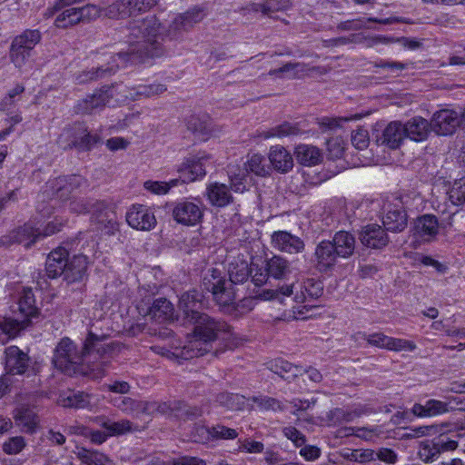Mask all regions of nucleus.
Here are the masks:
<instances>
[{
  "mask_svg": "<svg viewBox=\"0 0 465 465\" xmlns=\"http://www.w3.org/2000/svg\"><path fill=\"white\" fill-rule=\"evenodd\" d=\"M206 15L203 7L194 6L187 12L178 15L168 27L162 25L155 15L134 20L126 28L128 31V51L122 49L118 58L132 63H143L147 58L158 57L163 54V43L166 40H178L184 32L200 23Z\"/></svg>",
  "mask_w": 465,
  "mask_h": 465,
  "instance_id": "1",
  "label": "nucleus"
},
{
  "mask_svg": "<svg viewBox=\"0 0 465 465\" xmlns=\"http://www.w3.org/2000/svg\"><path fill=\"white\" fill-rule=\"evenodd\" d=\"M109 338L110 334H98L90 331L81 351L73 341L63 338L54 350L53 362L57 369L68 375L76 372L85 374L84 364L106 360L114 354V343L113 341H108Z\"/></svg>",
  "mask_w": 465,
  "mask_h": 465,
  "instance_id": "2",
  "label": "nucleus"
},
{
  "mask_svg": "<svg viewBox=\"0 0 465 465\" xmlns=\"http://www.w3.org/2000/svg\"><path fill=\"white\" fill-rule=\"evenodd\" d=\"M187 325L193 326V339L183 348H175L170 351L164 348L153 346V350L169 359L181 358L188 360L203 355L209 351L208 343L219 338L222 333L228 331L229 326L224 322L216 321L209 315L203 313Z\"/></svg>",
  "mask_w": 465,
  "mask_h": 465,
  "instance_id": "3",
  "label": "nucleus"
},
{
  "mask_svg": "<svg viewBox=\"0 0 465 465\" xmlns=\"http://www.w3.org/2000/svg\"><path fill=\"white\" fill-rule=\"evenodd\" d=\"M101 10L94 5L81 7H65L55 17L54 25L60 29H67L79 24L89 23L100 16Z\"/></svg>",
  "mask_w": 465,
  "mask_h": 465,
  "instance_id": "4",
  "label": "nucleus"
},
{
  "mask_svg": "<svg viewBox=\"0 0 465 465\" xmlns=\"http://www.w3.org/2000/svg\"><path fill=\"white\" fill-rule=\"evenodd\" d=\"M57 143L64 150L89 151L97 143V137L90 134L83 124L76 123L63 131Z\"/></svg>",
  "mask_w": 465,
  "mask_h": 465,
  "instance_id": "5",
  "label": "nucleus"
},
{
  "mask_svg": "<svg viewBox=\"0 0 465 465\" xmlns=\"http://www.w3.org/2000/svg\"><path fill=\"white\" fill-rule=\"evenodd\" d=\"M457 447L456 440H451L447 434L441 433L431 440L421 441L418 454L421 460L430 463L436 460L441 453L454 450Z\"/></svg>",
  "mask_w": 465,
  "mask_h": 465,
  "instance_id": "6",
  "label": "nucleus"
},
{
  "mask_svg": "<svg viewBox=\"0 0 465 465\" xmlns=\"http://www.w3.org/2000/svg\"><path fill=\"white\" fill-rule=\"evenodd\" d=\"M203 216V208L201 201L197 199H183L176 202L173 208L174 221L183 225H196Z\"/></svg>",
  "mask_w": 465,
  "mask_h": 465,
  "instance_id": "7",
  "label": "nucleus"
},
{
  "mask_svg": "<svg viewBox=\"0 0 465 465\" xmlns=\"http://www.w3.org/2000/svg\"><path fill=\"white\" fill-rule=\"evenodd\" d=\"M211 278L205 276L203 284L206 290L212 292L215 302L223 307L232 304L235 293L232 284L227 283L224 279L221 278L220 272L217 270H213Z\"/></svg>",
  "mask_w": 465,
  "mask_h": 465,
  "instance_id": "8",
  "label": "nucleus"
},
{
  "mask_svg": "<svg viewBox=\"0 0 465 465\" xmlns=\"http://www.w3.org/2000/svg\"><path fill=\"white\" fill-rule=\"evenodd\" d=\"M125 220L132 228L143 232L153 230L157 223L153 211L147 205L138 203L128 209Z\"/></svg>",
  "mask_w": 465,
  "mask_h": 465,
  "instance_id": "9",
  "label": "nucleus"
},
{
  "mask_svg": "<svg viewBox=\"0 0 465 465\" xmlns=\"http://www.w3.org/2000/svg\"><path fill=\"white\" fill-rule=\"evenodd\" d=\"M85 180L80 175L60 176L48 182L47 194H51L62 201L67 200L76 189L85 185Z\"/></svg>",
  "mask_w": 465,
  "mask_h": 465,
  "instance_id": "10",
  "label": "nucleus"
},
{
  "mask_svg": "<svg viewBox=\"0 0 465 465\" xmlns=\"http://www.w3.org/2000/svg\"><path fill=\"white\" fill-rule=\"evenodd\" d=\"M382 223L387 231L402 232L407 226V213L400 201L384 206Z\"/></svg>",
  "mask_w": 465,
  "mask_h": 465,
  "instance_id": "11",
  "label": "nucleus"
},
{
  "mask_svg": "<svg viewBox=\"0 0 465 465\" xmlns=\"http://www.w3.org/2000/svg\"><path fill=\"white\" fill-rule=\"evenodd\" d=\"M114 97V85L103 86L94 94L80 100L75 105V112L81 114H92L94 110L105 106Z\"/></svg>",
  "mask_w": 465,
  "mask_h": 465,
  "instance_id": "12",
  "label": "nucleus"
},
{
  "mask_svg": "<svg viewBox=\"0 0 465 465\" xmlns=\"http://www.w3.org/2000/svg\"><path fill=\"white\" fill-rule=\"evenodd\" d=\"M178 307L183 315V324L187 325L203 313L200 312L203 307V294L196 290L183 293L179 298Z\"/></svg>",
  "mask_w": 465,
  "mask_h": 465,
  "instance_id": "13",
  "label": "nucleus"
},
{
  "mask_svg": "<svg viewBox=\"0 0 465 465\" xmlns=\"http://www.w3.org/2000/svg\"><path fill=\"white\" fill-rule=\"evenodd\" d=\"M210 157L199 154L186 159L179 168L180 179L183 183H191L206 174V166Z\"/></svg>",
  "mask_w": 465,
  "mask_h": 465,
  "instance_id": "14",
  "label": "nucleus"
},
{
  "mask_svg": "<svg viewBox=\"0 0 465 465\" xmlns=\"http://www.w3.org/2000/svg\"><path fill=\"white\" fill-rule=\"evenodd\" d=\"M313 257L316 269L321 272L331 270L336 264L337 259L340 258L331 241L328 240H322L316 245Z\"/></svg>",
  "mask_w": 465,
  "mask_h": 465,
  "instance_id": "15",
  "label": "nucleus"
},
{
  "mask_svg": "<svg viewBox=\"0 0 465 465\" xmlns=\"http://www.w3.org/2000/svg\"><path fill=\"white\" fill-rule=\"evenodd\" d=\"M273 248L289 254L301 253L305 249L304 242L298 236L286 231L274 232L272 235Z\"/></svg>",
  "mask_w": 465,
  "mask_h": 465,
  "instance_id": "16",
  "label": "nucleus"
},
{
  "mask_svg": "<svg viewBox=\"0 0 465 465\" xmlns=\"http://www.w3.org/2000/svg\"><path fill=\"white\" fill-rule=\"evenodd\" d=\"M430 124L431 130L438 135H449L455 131L460 120L457 113L445 109L435 113Z\"/></svg>",
  "mask_w": 465,
  "mask_h": 465,
  "instance_id": "17",
  "label": "nucleus"
},
{
  "mask_svg": "<svg viewBox=\"0 0 465 465\" xmlns=\"http://www.w3.org/2000/svg\"><path fill=\"white\" fill-rule=\"evenodd\" d=\"M29 357L17 346H9L5 350V369L7 374L16 375L25 372Z\"/></svg>",
  "mask_w": 465,
  "mask_h": 465,
  "instance_id": "18",
  "label": "nucleus"
},
{
  "mask_svg": "<svg viewBox=\"0 0 465 465\" xmlns=\"http://www.w3.org/2000/svg\"><path fill=\"white\" fill-rule=\"evenodd\" d=\"M439 222L433 214H423L414 222V235L422 242L433 241L439 233Z\"/></svg>",
  "mask_w": 465,
  "mask_h": 465,
  "instance_id": "19",
  "label": "nucleus"
},
{
  "mask_svg": "<svg viewBox=\"0 0 465 465\" xmlns=\"http://www.w3.org/2000/svg\"><path fill=\"white\" fill-rule=\"evenodd\" d=\"M114 59L106 64H101L91 69H84L74 75V82L78 84H87L112 76L114 74Z\"/></svg>",
  "mask_w": 465,
  "mask_h": 465,
  "instance_id": "20",
  "label": "nucleus"
},
{
  "mask_svg": "<svg viewBox=\"0 0 465 465\" xmlns=\"http://www.w3.org/2000/svg\"><path fill=\"white\" fill-rule=\"evenodd\" d=\"M68 259V251L64 247H58L52 251L46 259L45 272L49 278L54 279L62 276Z\"/></svg>",
  "mask_w": 465,
  "mask_h": 465,
  "instance_id": "21",
  "label": "nucleus"
},
{
  "mask_svg": "<svg viewBox=\"0 0 465 465\" xmlns=\"http://www.w3.org/2000/svg\"><path fill=\"white\" fill-rule=\"evenodd\" d=\"M14 420L23 432L33 434L36 431L40 419L33 409L20 407L14 413Z\"/></svg>",
  "mask_w": 465,
  "mask_h": 465,
  "instance_id": "22",
  "label": "nucleus"
},
{
  "mask_svg": "<svg viewBox=\"0 0 465 465\" xmlns=\"http://www.w3.org/2000/svg\"><path fill=\"white\" fill-rule=\"evenodd\" d=\"M448 401L430 399L422 403H415L411 412L420 418L434 417L449 412Z\"/></svg>",
  "mask_w": 465,
  "mask_h": 465,
  "instance_id": "23",
  "label": "nucleus"
},
{
  "mask_svg": "<svg viewBox=\"0 0 465 465\" xmlns=\"http://www.w3.org/2000/svg\"><path fill=\"white\" fill-rule=\"evenodd\" d=\"M268 157L272 167L282 173H288L293 167L292 155L282 145L272 146Z\"/></svg>",
  "mask_w": 465,
  "mask_h": 465,
  "instance_id": "24",
  "label": "nucleus"
},
{
  "mask_svg": "<svg viewBox=\"0 0 465 465\" xmlns=\"http://www.w3.org/2000/svg\"><path fill=\"white\" fill-rule=\"evenodd\" d=\"M298 287L299 289L295 292L293 300L300 303L305 302L307 299H317L323 292L322 282L313 278L303 280L298 283Z\"/></svg>",
  "mask_w": 465,
  "mask_h": 465,
  "instance_id": "25",
  "label": "nucleus"
},
{
  "mask_svg": "<svg viewBox=\"0 0 465 465\" xmlns=\"http://www.w3.org/2000/svg\"><path fill=\"white\" fill-rule=\"evenodd\" d=\"M205 195L213 206L224 207L232 202V195L226 184L211 183L206 187Z\"/></svg>",
  "mask_w": 465,
  "mask_h": 465,
  "instance_id": "26",
  "label": "nucleus"
},
{
  "mask_svg": "<svg viewBox=\"0 0 465 465\" xmlns=\"http://www.w3.org/2000/svg\"><path fill=\"white\" fill-rule=\"evenodd\" d=\"M331 242L335 248L336 254H338L340 258L348 259L353 255L356 247V240L349 232H337L333 235Z\"/></svg>",
  "mask_w": 465,
  "mask_h": 465,
  "instance_id": "27",
  "label": "nucleus"
},
{
  "mask_svg": "<svg viewBox=\"0 0 465 465\" xmlns=\"http://www.w3.org/2000/svg\"><path fill=\"white\" fill-rule=\"evenodd\" d=\"M361 243L370 248H382L389 240L384 230L377 224H370L364 227L361 232Z\"/></svg>",
  "mask_w": 465,
  "mask_h": 465,
  "instance_id": "28",
  "label": "nucleus"
},
{
  "mask_svg": "<svg viewBox=\"0 0 465 465\" xmlns=\"http://www.w3.org/2000/svg\"><path fill=\"white\" fill-rule=\"evenodd\" d=\"M87 270V257L74 255L71 260L67 259L64 272L62 274L67 282H75L83 280Z\"/></svg>",
  "mask_w": 465,
  "mask_h": 465,
  "instance_id": "29",
  "label": "nucleus"
},
{
  "mask_svg": "<svg viewBox=\"0 0 465 465\" xmlns=\"http://www.w3.org/2000/svg\"><path fill=\"white\" fill-rule=\"evenodd\" d=\"M301 133V128L297 123L283 122L273 127L258 132L257 136L264 140L271 138L282 139L284 137L297 136Z\"/></svg>",
  "mask_w": 465,
  "mask_h": 465,
  "instance_id": "30",
  "label": "nucleus"
},
{
  "mask_svg": "<svg viewBox=\"0 0 465 465\" xmlns=\"http://www.w3.org/2000/svg\"><path fill=\"white\" fill-rule=\"evenodd\" d=\"M406 137L415 142L424 141L431 130L430 124L420 116L410 119L404 124Z\"/></svg>",
  "mask_w": 465,
  "mask_h": 465,
  "instance_id": "31",
  "label": "nucleus"
},
{
  "mask_svg": "<svg viewBox=\"0 0 465 465\" xmlns=\"http://www.w3.org/2000/svg\"><path fill=\"white\" fill-rule=\"evenodd\" d=\"M158 1L159 0H121V2L118 3V15L122 18L136 15L150 10Z\"/></svg>",
  "mask_w": 465,
  "mask_h": 465,
  "instance_id": "32",
  "label": "nucleus"
},
{
  "mask_svg": "<svg viewBox=\"0 0 465 465\" xmlns=\"http://www.w3.org/2000/svg\"><path fill=\"white\" fill-rule=\"evenodd\" d=\"M266 272L273 279L284 280L292 273L291 263L285 258L274 255L266 261Z\"/></svg>",
  "mask_w": 465,
  "mask_h": 465,
  "instance_id": "33",
  "label": "nucleus"
},
{
  "mask_svg": "<svg viewBox=\"0 0 465 465\" xmlns=\"http://www.w3.org/2000/svg\"><path fill=\"white\" fill-rule=\"evenodd\" d=\"M405 137L404 125L400 122H391L383 131L382 143L391 149H396L401 145Z\"/></svg>",
  "mask_w": 465,
  "mask_h": 465,
  "instance_id": "34",
  "label": "nucleus"
},
{
  "mask_svg": "<svg viewBox=\"0 0 465 465\" xmlns=\"http://www.w3.org/2000/svg\"><path fill=\"white\" fill-rule=\"evenodd\" d=\"M251 273L250 264L243 259L238 258L229 263L228 275L231 283H243L249 279Z\"/></svg>",
  "mask_w": 465,
  "mask_h": 465,
  "instance_id": "35",
  "label": "nucleus"
},
{
  "mask_svg": "<svg viewBox=\"0 0 465 465\" xmlns=\"http://www.w3.org/2000/svg\"><path fill=\"white\" fill-rule=\"evenodd\" d=\"M294 153L298 163L305 166L316 165L322 158L320 149L311 144H299Z\"/></svg>",
  "mask_w": 465,
  "mask_h": 465,
  "instance_id": "36",
  "label": "nucleus"
},
{
  "mask_svg": "<svg viewBox=\"0 0 465 465\" xmlns=\"http://www.w3.org/2000/svg\"><path fill=\"white\" fill-rule=\"evenodd\" d=\"M74 454L83 465H111V461L102 453L76 446Z\"/></svg>",
  "mask_w": 465,
  "mask_h": 465,
  "instance_id": "37",
  "label": "nucleus"
},
{
  "mask_svg": "<svg viewBox=\"0 0 465 465\" xmlns=\"http://www.w3.org/2000/svg\"><path fill=\"white\" fill-rule=\"evenodd\" d=\"M308 67L303 63H287L282 67L271 70L269 74L275 77L298 78L307 74Z\"/></svg>",
  "mask_w": 465,
  "mask_h": 465,
  "instance_id": "38",
  "label": "nucleus"
},
{
  "mask_svg": "<svg viewBox=\"0 0 465 465\" xmlns=\"http://www.w3.org/2000/svg\"><path fill=\"white\" fill-rule=\"evenodd\" d=\"M228 176L231 189L233 192L243 193L246 190L247 169L239 165H230L228 167Z\"/></svg>",
  "mask_w": 465,
  "mask_h": 465,
  "instance_id": "39",
  "label": "nucleus"
},
{
  "mask_svg": "<svg viewBox=\"0 0 465 465\" xmlns=\"http://www.w3.org/2000/svg\"><path fill=\"white\" fill-rule=\"evenodd\" d=\"M166 90V86L162 84H141L131 89L128 94H124V97L131 100H135L141 97H152L161 94Z\"/></svg>",
  "mask_w": 465,
  "mask_h": 465,
  "instance_id": "40",
  "label": "nucleus"
},
{
  "mask_svg": "<svg viewBox=\"0 0 465 465\" xmlns=\"http://www.w3.org/2000/svg\"><path fill=\"white\" fill-rule=\"evenodd\" d=\"M270 370L284 380H290L301 374V369L291 362L277 359L270 363Z\"/></svg>",
  "mask_w": 465,
  "mask_h": 465,
  "instance_id": "41",
  "label": "nucleus"
},
{
  "mask_svg": "<svg viewBox=\"0 0 465 465\" xmlns=\"http://www.w3.org/2000/svg\"><path fill=\"white\" fill-rule=\"evenodd\" d=\"M18 310L25 318L35 317L38 309L35 306V300L31 289H25L18 301Z\"/></svg>",
  "mask_w": 465,
  "mask_h": 465,
  "instance_id": "42",
  "label": "nucleus"
},
{
  "mask_svg": "<svg viewBox=\"0 0 465 465\" xmlns=\"http://www.w3.org/2000/svg\"><path fill=\"white\" fill-rule=\"evenodd\" d=\"M149 314L155 319L170 320L173 315V304L165 298L157 299L150 307Z\"/></svg>",
  "mask_w": 465,
  "mask_h": 465,
  "instance_id": "43",
  "label": "nucleus"
},
{
  "mask_svg": "<svg viewBox=\"0 0 465 465\" xmlns=\"http://www.w3.org/2000/svg\"><path fill=\"white\" fill-rule=\"evenodd\" d=\"M215 401L231 411H241L245 405V397L240 394L222 392L216 396Z\"/></svg>",
  "mask_w": 465,
  "mask_h": 465,
  "instance_id": "44",
  "label": "nucleus"
},
{
  "mask_svg": "<svg viewBox=\"0 0 465 465\" xmlns=\"http://www.w3.org/2000/svg\"><path fill=\"white\" fill-rule=\"evenodd\" d=\"M41 236L42 233L39 229H35L32 225L26 223L16 231L15 238L18 243L24 244L26 248H29Z\"/></svg>",
  "mask_w": 465,
  "mask_h": 465,
  "instance_id": "45",
  "label": "nucleus"
},
{
  "mask_svg": "<svg viewBox=\"0 0 465 465\" xmlns=\"http://www.w3.org/2000/svg\"><path fill=\"white\" fill-rule=\"evenodd\" d=\"M65 408L84 409L91 405L90 396L83 391L72 392L60 400Z\"/></svg>",
  "mask_w": 465,
  "mask_h": 465,
  "instance_id": "46",
  "label": "nucleus"
},
{
  "mask_svg": "<svg viewBox=\"0 0 465 465\" xmlns=\"http://www.w3.org/2000/svg\"><path fill=\"white\" fill-rule=\"evenodd\" d=\"M30 50L21 44L12 41L10 47V59L17 68L23 67L31 55Z\"/></svg>",
  "mask_w": 465,
  "mask_h": 465,
  "instance_id": "47",
  "label": "nucleus"
},
{
  "mask_svg": "<svg viewBox=\"0 0 465 465\" xmlns=\"http://www.w3.org/2000/svg\"><path fill=\"white\" fill-rule=\"evenodd\" d=\"M103 430H94L90 429L87 438L94 444L104 443L108 437L114 436L116 433V423L102 422Z\"/></svg>",
  "mask_w": 465,
  "mask_h": 465,
  "instance_id": "48",
  "label": "nucleus"
},
{
  "mask_svg": "<svg viewBox=\"0 0 465 465\" xmlns=\"http://www.w3.org/2000/svg\"><path fill=\"white\" fill-rule=\"evenodd\" d=\"M42 35L39 30L26 29L14 38V42L25 45L30 51L41 41Z\"/></svg>",
  "mask_w": 465,
  "mask_h": 465,
  "instance_id": "49",
  "label": "nucleus"
},
{
  "mask_svg": "<svg viewBox=\"0 0 465 465\" xmlns=\"http://www.w3.org/2000/svg\"><path fill=\"white\" fill-rule=\"evenodd\" d=\"M283 4L280 0H265L262 3H250L245 10L252 12H262L264 15L277 12L283 8Z\"/></svg>",
  "mask_w": 465,
  "mask_h": 465,
  "instance_id": "50",
  "label": "nucleus"
},
{
  "mask_svg": "<svg viewBox=\"0 0 465 465\" xmlns=\"http://www.w3.org/2000/svg\"><path fill=\"white\" fill-rule=\"evenodd\" d=\"M257 404L261 411H281L282 410L281 402L274 399L264 395L253 396L250 399Z\"/></svg>",
  "mask_w": 465,
  "mask_h": 465,
  "instance_id": "51",
  "label": "nucleus"
},
{
  "mask_svg": "<svg viewBox=\"0 0 465 465\" xmlns=\"http://www.w3.org/2000/svg\"><path fill=\"white\" fill-rule=\"evenodd\" d=\"M26 446V441L22 436L9 438L3 443V451L7 455H16Z\"/></svg>",
  "mask_w": 465,
  "mask_h": 465,
  "instance_id": "52",
  "label": "nucleus"
},
{
  "mask_svg": "<svg viewBox=\"0 0 465 465\" xmlns=\"http://www.w3.org/2000/svg\"><path fill=\"white\" fill-rule=\"evenodd\" d=\"M298 283H292V284H285L282 287L275 289V290H270L266 292L267 299L269 300H278L280 302H282V300L285 297H290L292 295L294 296L295 292L298 291Z\"/></svg>",
  "mask_w": 465,
  "mask_h": 465,
  "instance_id": "53",
  "label": "nucleus"
},
{
  "mask_svg": "<svg viewBox=\"0 0 465 465\" xmlns=\"http://www.w3.org/2000/svg\"><path fill=\"white\" fill-rule=\"evenodd\" d=\"M114 213L113 211L104 210L100 212L95 219L97 223L101 225V229L108 234L114 233Z\"/></svg>",
  "mask_w": 465,
  "mask_h": 465,
  "instance_id": "54",
  "label": "nucleus"
},
{
  "mask_svg": "<svg viewBox=\"0 0 465 465\" xmlns=\"http://www.w3.org/2000/svg\"><path fill=\"white\" fill-rule=\"evenodd\" d=\"M353 418L354 413L343 408H335L327 413L328 421L333 425L351 421Z\"/></svg>",
  "mask_w": 465,
  "mask_h": 465,
  "instance_id": "55",
  "label": "nucleus"
},
{
  "mask_svg": "<svg viewBox=\"0 0 465 465\" xmlns=\"http://www.w3.org/2000/svg\"><path fill=\"white\" fill-rule=\"evenodd\" d=\"M243 168L247 169V173L252 172L261 176H263L267 173L264 165V158L262 155L258 153L252 155L245 163V167Z\"/></svg>",
  "mask_w": 465,
  "mask_h": 465,
  "instance_id": "56",
  "label": "nucleus"
},
{
  "mask_svg": "<svg viewBox=\"0 0 465 465\" xmlns=\"http://www.w3.org/2000/svg\"><path fill=\"white\" fill-rule=\"evenodd\" d=\"M208 432L212 438L220 440H233L238 436L236 430L222 424L213 426L208 430Z\"/></svg>",
  "mask_w": 465,
  "mask_h": 465,
  "instance_id": "57",
  "label": "nucleus"
},
{
  "mask_svg": "<svg viewBox=\"0 0 465 465\" xmlns=\"http://www.w3.org/2000/svg\"><path fill=\"white\" fill-rule=\"evenodd\" d=\"M416 349V345L413 341L404 340V339H399V338H393L389 336L388 340V351H413Z\"/></svg>",
  "mask_w": 465,
  "mask_h": 465,
  "instance_id": "58",
  "label": "nucleus"
},
{
  "mask_svg": "<svg viewBox=\"0 0 465 465\" xmlns=\"http://www.w3.org/2000/svg\"><path fill=\"white\" fill-rule=\"evenodd\" d=\"M25 87L21 84H16L11 89L5 97L3 98L0 109L7 110L18 100L19 96L24 93Z\"/></svg>",
  "mask_w": 465,
  "mask_h": 465,
  "instance_id": "59",
  "label": "nucleus"
},
{
  "mask_svg": "<svg viewBox=\"0 0 465 465\" xmlns=\"http://www.w3.org/2000/svg\"><path fill=\"white\" fill-rule=\"evenodd\" d=\"M351 143L358 150L366 149L370 143L368 131L359 128L353 132L351 134Z\"/></svg>",
  "mask_w": 465,
  "mask_h": 465,
  "instance_id": "60",
  "label": "nucleus"
},
{
  "mask_svg": "<svg viewBox=\"0 0 465 465\" xmlns=\"http://www.w3.org/2000/svg\"><path fill=\"white\" fill-rule=\"evenodd\" d=\"M283 435L290 440L296 447H302L306 442V437L295 427L287 426L282 429Z\"/></svg>",
  "mask_w": 465,
  "mask_h": 465,
  "instance_id": "61",
  "label": "nucleus"
},
{
  "mask_svg": "<svg viewBox=\"0 0 465 465\" xmlns=\"http://www.w3.org/2000/svg\"><path fill=\"white\" fill-rule=\"evenodd\" d=\"M351 118H346V117H322L318 119L319 125L323 129V131H332L336 130L337 128L341 127L342 123H346L350 121Z\"/></svg>",
  "mask_w": 465,
  "mask_h": 465,
  "instance_id": "62",
  "label": "nucleus"
},
{
  "mask_svg": "<svg viewBox=\"0 0 465 465\" xmlns=\"http://www.w3.org/2000/svg\"><path fill=\"white\" fill-rule=\"evenodd\" d=\"M23 328L21 322L17 320H14L11 318H4L0 321V330L9 336H15L20 329Z\"/></svg>",
  "mask_w": 465,
  "mask_h": 465,
  "instance_id": "63",
  "label": "nucleus"
},
{
  "mask_svg": "<svg viewBox=\"0 0 465 465\" xmlns=\"http://www.w3.org/2000/svg\"><path fill=\"white\" fill-rule=\"evenodd\" d=\"M450 200L456 205L465 203V183L462 184H454L450 192Z\"/></svg>",
  "mask_w": 465,
  "mask_h": 465,
  "instance_id": "64",
  "label": "nucleus"
}]
</instances>
